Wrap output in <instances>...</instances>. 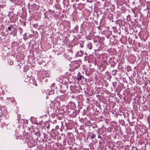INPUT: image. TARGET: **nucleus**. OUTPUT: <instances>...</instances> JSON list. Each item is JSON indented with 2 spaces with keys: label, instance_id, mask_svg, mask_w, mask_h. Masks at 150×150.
<instances>
[{
  "label": "nucleus",
  "instance_id": "1",
  "mask_svg": "<svg viewBox=\"0 0 150 150\" xmlns=\"http://www.w3.org/2000/svg\"><path fill=\"white\" fill-rule=\"evenodd\" d=\"M79 66V64L77 61H75L74 62L72 65V67L74 69L78 68Z\"/></svg>",
  "mask_w": 150,
  "mask_h": 150
},
{
  "label": "nucleus",
  "instance_id": "2",
  "mask_svg": "<svg viewBox=\"0 0 150 150\" xmlns=\"http://www.w3.org/2000/svg\"><path fill=\"white\" fill-rule=\"evenodd\" d=\"M83 53V51L80 50L79 51H78L76 54V56L77 57H80L82 56V54Z\"/></svg>",
  "mask_w": 150,
  "mask_h": 150
},
{
  "label": "nucleus",
  "instance_id": "3",
  "mask_svg": "<svg viewBox=\"0 0 150 150\" xmlns=\"http://www.w3.org/2000/svg\"><path fill=\"white\" fill-rule=\"evenodd\" d=\"M87 47L90 50L91 49L92 47V44L89 42L87 44Z\"/></svg>",
  "mask_w": 150,
  "mask_h": 150
},
{
  "label": "nucleus",
  "instance_id": "4",
  "mask_svg": "<svg viewBox=\"0 0 150 150\" xmlns=\"http://www.w3.org/2000/svg\"><path fill=\"white\" fill-rule=\"evenodd\" d=\"M82 76L80 74L79 72L77 76V80L80 81L82 79Z\"/></svg>",
  "mask_w": 150,
  "mask_h": 150
},
{
  "label": "nucleus",
  "instance_id": "5",
  "mask_svg": "<svg viewBox=\"0 0 150 150\" xmlns=\"http://www.w3.org/2000/svg\"><path fill=\"white\" fill-rule=\"evenodd\" d=\"M23 39L25 41L26 40H27V34L26 33H25L23 35Z\"/></svg>",
  "mask_w": 150,
  "mask_h": 150
},
{
  "label": "nucleus",
  "instance_id": "6",
  "mask_svg": "<svg viewBox=\"0 0 150 150\" xmlns=\"http://www.w3.org/2000/svg\"><path fill=\"white\" fill-rule=\"evenodd\" d=\"M117 71L116 70H113L112 71V75H113V76H115L116 75V72Z\"/></svg>",
  "mask_w": 150,
  "mask_h": 150
},
{
  "label": "nucleus",
  "instance_id": "7",
  "mask_svg": "<svg viewBox=\"0 0 150 150\" xmlns=\"http://www.w3.org/2000/svg\"><path fill=\"white\" fill-rule=\"evenodd\" d=\"M18 29H19V32L21 34L23 32V31L22 29L21 28H20V27H18Z\"/></svg>",
  "mask_w": 150,
  "mask_h": 150
},
{
  "label": "nucleus",
  "instance_id": "8",
  "mask_svg": "<svg viewBox=\"0 0 150 150\" xmlns=\"http://www.w3.org/2000/svg\"><path fill=\"white\" fill-rule=\"evenodd\" d=\"M80 46L82 48L83 47V42H81L80 43Z\"/></svg>",
  "mask_w": 150,
  "mask_h": 150
},
{
  "label": "nucleus",
  "instance_id": "9",
  "mask_svg": "<svg viewBox=\"0 0 150 150\" xmlns=\"http://www.w3.org/2000/svg\"><path fill=\"white\" fill-rule=\"evenodd\" d=\"M35 134L38 136L39 137H40V133L38 132H37L35 133Z\"/></svg>",
  "mask_w": 150,
  "mask_h": 150
},
{
  "label": "nucleus",
  "instance_id": "10",
  "mask_svg": "<svg viewBox=\"0 0 150 150\" xmlns=\"http://www.w3.org/2000/svg\"><path fill=\"white\" fill-rule=\"evenodd\" d=\"M96 135L95 134H93L91 136V137L92 139L95 138L96 137Z\"/></svg>",
  "mask_w": 150,
  "mask_h": 150
},
{
  "label": "nucleus",
  "instance_id": "11",
  "mask_svg": "<svg viewBox=\"0 0 150 150\" xmlns=\"http://www.w3.org/2000/svg\"><path fill=\"white\" fill-rule=\"evenodd\" d=\"M8 30L9 31H10L11 30V26H9L8 28Z\"/></svg>",
  "mask_w": 150,
  "mask_h": 150
},
{
  "label": "nucleus",
  "instance_id": "12",
  "mask_svg": "<svg viewBox=\"0 0 150 150\" xmlns=\"http://www.w3.org/2000/svg\"><path fill=\"white\" fill-rule=\"evenodd\" d=\"M101 136L100 135H98V138L99 139H100L101 138Z\"/></svg>",
  "mask_w": 150,
  "mask_h": 150
},
{
  "label": "nucleus",
  "instance_id": "13",
  "mask_svg": "<svg viewBox=\"0 0 150 150\" xmlns=\"http://www.w3.org/2000/svg\"><path fill=\"white\" fill-rule=\"evenodd\" d=\"M49 127H50L49 124H48V125H47V129H49Z\"/></svg>",
  "mask_w": 150,
  "mask_h": 150
},
{
  "label": "nucleus",
  "instance_id": "14",
  "mask_svg": "<svg viewBox=\"0 0 150 150\" xmlns=\"http://www.w3.org/2000/svg\"><path fill=\"white\" fill-rule=\"evenodd\" d=\"M88 1L90 2H92V0H88Z\"/></svg>",
  "mask_w": 150,
  "mask_h": 150
},
{
  "label": "nucleus",
  "instance_id": "15",
  "mask_svg": "<svg viewBox=\"0 0 150 150\" xmlns=\"http://www.w3.org/2000/svg\"><path fill=\"white\" fill-rule=\"evenodd\" d=\"M147 83H146V82H145L144 83V84H145V86H146L147 85Z\"/></svg>",
  "mask_w": 150,
  "mask_h": 150
},
{
  "label": "nucleus",
  "instance_id": "16",
  "mask_svg": "<svg viewBox=\"0 0 150 150\" xmlns=\"http://www.w3.org/2000/svg\"><path fill=\"white\" fill-rule=\"evenodd\" d=\"M60 92H61V93H64V91H61V90H60Z\"/></svg>",
  "mask_w": 150,
  "mask_h": 150
},
{
  "label": "nucleus",
  "instance_id": "17",
  "mask_svg": "<svg viewBox=\"0 0 150 150\" xmlns=\"http://www.w3.org/2000/svg\"><path fill=\"white\" fill-rule=\"evenodd\" d=\"M98 29L99 30H100V27H98Z\"/></svg>",
  "mask_w": 150,
  "mask_h": 150
},
{
  "label": "nucleus",
  "instance_id": "18",
  "mask_svg": "<svg viewBox=\"0 0 150 150\" xmlns=\"http://www.w3.org/2000/svg\"><path fill=\"white\" fill-rule=\"evenodd\" d=\"M106 73H107V75H109L108 72H106Z\"/></svg>",
  "mask_w": 150,
  "mask_h": 150
},
{
  "label": "nucleus",
  "instance_id": "19",
  "mask_svg": "<svg viewBox=\"0 0 150 150\" xmlns=\"http://www.w3.org/2000/svg\"><path fill=\"white\" fill-rule=\"evenodd\" d=\"M94 42H96V40H94Z\"/></svg>",
  "mask_w": 150,
  "mask_h": 150
},
{
  "label": "nucleus",
  "instance_id": "20",
  "mask_svg": "<svg viewBox=\"0 0 150 150\" xmlns=\"http://www.w3.org/2000/svg\"><path fill=\"white\" fill-rule=\"evenodd\" d=\"M52 86H53L54 85V83H52Z\"/></svg>",
  "mask_w": 150,
  "mask_h": 150
},
{
  "label": "nucleus",
  "instance_id": "21",
  "mask_svg": "<svg viewBox=\"0 0 150 150\" xmlns=\"http://www.w3.org/2000/svg\"><path fill=\"white\" fill-rule=\"evenodd\" d=\"M11 34H12V32H11V33H10Z\"/></svg>",
  "mask_w": 150,
  "mask_h": 150
},
{
  "label": "nucleus",
  "instance_id": "22",
  "mask_svg": "<svg viewBox=\"0 0 150 150\" xmlns=\"http://www.w3.org/2000/svg\"><path fill=\"white\" fill-rule=\"evenodd\" d=\"M113 85L114 86H115L114 85V83H113Z\"/></svg>",
  "mask_w": 150,
  "mask_h": 150
},
{
  "label": "nucleus",
  "instance_id": "23",
  "mask_svg": "<svg viewBox=\"0 0 150 150\" xmlns=\"http://www.w3.org/2000/svg\"><path fill=\"white\" fill-rule=\"evenodd\" d=\"M6 31H7V32H8L7 30H6Z\"/></svg>",
  "mask_w": 150,
  "mask_h": 150
},
{
  "label": "nucleus",
  "instance_id": "24",
  "mask_svg": "<svg viewBox=\"0 0 150 150\" xmlns=\"http://www.w3.org/2000/svg\"><path fill=\"white\" fill-rule=\"evenodd\" d=\"M57 127H58V126H57Z\"/></svg>",
  "mask_w": 150,
  "mask_h": 150
},
{
  "label": "nucleus",
  "instance_id": "25",
  "mask_svg": "<svg viewBox=\"0 0 150 150\" xmlns=\"http://www.w3.org/2000/svg\"><path fill=\"white\" fill-rule=\"evenodd\" d=\"M57 127H58V126H57Z\"/></svg>",
  "mask_w": 150,
  "mask_h": 150
}]
</instances>
